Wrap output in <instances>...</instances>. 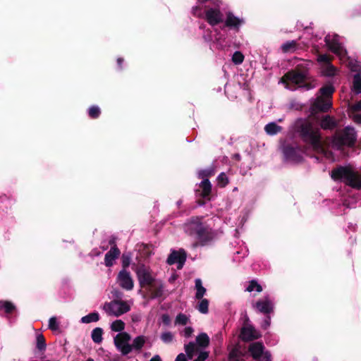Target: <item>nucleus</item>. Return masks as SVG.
Wrapping results in <instances>:
<instances>
[{"label":"nucleus","instance_id":"f257e3e1","mask_svg":"<svg viewBox=\"0 0 361 361\" xmlns=\"http://www.w3.org/2000/svg\"><path fill=\"white\" fill-rule=\"evenodd\" d=\"M300 133L304 140L310 143L315 150L323 154L326 158L333 161L335 160L332 157L331 152L326 151L324 145L321 142L319 129L318 128L313 126L312 123L305 121L301 126Z\"/></svg>","mask_w":361,"mask_h":361},{"label":"nucleus","instance_id":"f03ea898","mask_svg":"<svg viewBox=\"0 0 361 361\" xmlns=\"http://www.w3.org/2000/svg\"><path fill=\"white\" fill-rule=\"evenodd\" d=\"M331 176L335 181L361 190V175L350 166H342L332 170Z\"/></svg>","mask_w":361,"mask_h":361},{"label":"nucleus","instance_id":"7ed1b4c3","mask_svg":"<svg viewBox=\"0 0 361 361\" xmlns=\"http://www.w3.org/2000/svg\"><path fill=\"white\" fill-rule=\"evenodd\" d=\"M326 44L328 48L336 54L340 60L346 63L352 71H358L360 69V63L355 59L347 56V52L339 42V37L337 35H328L325 37Z\"/></svg>","mask_w":361,"mask_h":361},{"label":"nucleus","instance_id":"20e7f679","mask_svg":"<svg viewBox=\"0 0 361 361\" xmlns=\"http://www.w3.org/2000/svg\"><path fill=\"white\" fill-rule=\"evenodd\" d=\"M136 274L141 286L147 288L152 298L161 295L163 290L161 283L154 280L147 267L144 265L139 267L136 269Z\"/></svg>","mask_w":361,"mask_h":361},{"label":"nucleus","instance_id":"39448f33","mask_svg":"<svg viewBox=\"0 0 361 361\" xmlns=\"http://www.w3.org/2000/svg\"><path fill=\"white\" fill-rule=\"evenodd\" d=\"M356 140V133L353 128L346 127L342 132H337L333 137L331 142L328 144L329 148L339 150L343 146L350 147Z\"/></svg>","mask_w":361,"mask_h":361},{"label":"nucleus","instance_id":"423d86ee","mask_svg":"<svg viewBox=\"0 0 361 361\" xmlns=\"http://www.w3.org/2000/svg\"><path fill=\"white\" fill-rule=\"evenodd\" d=\"M321 95L318 96L312 104V109L314 111H327L331 107V95L334 92L332 85H327L320 89Z\"/></svg>","mask_w":361,"mask_h":361},{"label":"nucleus","instance_id":"0eeeda50","mask_svg":"<svg viewBox=\"0 0 361 361\" xmlns=\"http://www.w3.org/2000/svg\"><path fill=\"white\" fill-rule=\"evenodd\" d=\"M133 302L114 299L103 305V310L109 316L120 317L130 310Z\"/></svg>","mask_w":361,"mask_h":361},{"label":"nucleus","instance_id":"6e6552de","mask_svg":"<svg viewBox=\"0 0 361 361\" xmlns=\"http://www.w3.org/2000/svg\"><path fill=\"white\" fill-rule=\"evenodd\" d=\"M192 12L194 16L198 18H205L211 25H215L222 21V14L219 9L209 8L205 11V14L202 11L200 5L193 6Z\"/></svg>","mask_w":361,"mask_h":361},{"label":"nucleus","instance_id":"1a4fd4ad","mask_svg":"<svg viewBox=\"0 0 361 361\" xmlns=\"http://www.w3.org/2000/svg\"><path fill=\"white\" fill-rule=\"evenodd\" d=\"M130 340L131 337L127 332L118 333L114 338V345L121 355H127L132 352Z\"/></svg>","mask_w":361,"mask_h":361},{"label":"nucleus","instance_id":"9d476101","mask_svg":"<svg viewBox=\"0 0 361 361\" xmlns=\"http://www.w3.org/2000/svg\"><path fill=\"white\" fill-rule=\"evenodd\" d=\"M305 73L297 72L295 71L287 73L281 79V82L285 85L288 90H293L295 88L292 85H299L306 80Z\"/></svg>","mask_w":361,"mask_h":361},{"label":"nucleus","instance_id":"9b49d317","mask_svg":"<svg viewBox=\"0 0 361 361\" xmlns=\"http://www.w3.org/2000/svg\"><path fill=\"white\" fill-rule=\"evenodd\" d=\"M249 352L256 361H271V355L264 350L262 343L255 342L250 345Z\"/></svg>","mask_w":361,"mask_h":361},{"label":"nucleus","instance_id":"f8f14e48","mask_svg":"<svg viewBox=\"0 0 361 361\" xmlns=\"http://www.w3.org/2000/svg\"><path fill=\"white\" fill-rule=\"evenodd\" d=\"M317 61L321 64L322 75L331 77L337 74L338 70L331 64L330 59L326 54L319 55Z\"/></svg>","mask_w":361,"mask_h":361},{"label":"nucleus","instance_id":"ddd939ff","mask_svg":"<svg viewBox=\"0 0 361 361\" xmlns=\"http://www.w3.org/2000/svg\"><path fill=\"white\" fill-rule=\"evenodd\" d=\"M252 307L263 314H269L273 312L274 309L273 303L268 296H265L253 303Z\"/></svg>","mask_w":361,"mask_h":361},{"label":"nucleus","instance_id":"4468645a","mask_svg":"<svg viewBox=\"0 0 361 361\" xmlns=\"http://www.w3.org/2000/svg\"><path fill=\"white\" fill-rule=\"evenodd\" d=\"M186 255L181 250H176L171 252L167 259V263L170 265L177 264V269H181L185 262Z\"/></svg>","mask_w":361,"mask_h":361},{"label":"nucleus","instance_id":"2eb2a0df","mask_svg":"<svg viewBox=\"0 0 361 361\" xmlns=\"http://www.w3.org/2000/svg\"><path fill=\"white\" fill-rule=\"evenodd\" d=\"M118 282L123 288L130 290L133 288V281L129 272L126 269L121 270L118 276Z\"/></svg>","mask_w":361,"mask_h":361},{"label":"nucleus","instance_id":"dca6fc26","mask_svg":"<svg viewBox=\"0 0 361 361\" xmlns=\"http://www.w3.org/2000/svg\"><path fill=\"white\" fill-rule=\"evenodd\" d=\"M260 334L252 326L247 325L242 328L240 337L243 341H252L260 337Z\"/></svg>","mask_w":361,"mask_h":361},{"label":"nucleus","instance_id":"f3484780","mask_svg":"<svg viewBox=\"0 0 361 361\" xmlns=\"http://www.w3.org/2000/svg\"><path fill=\"white\" fill-rule=\"evenodd\" d=\"M190 229L192 230L190 233L191 235H195L196 237L201 241L205 240L204 235L205 231L203 228L202 224H197L196 222H191L188 226Z\"/></svg>","mask_w":361,"mask_h":361},{"label":"nucleus","instance_id":"a211bd4d","mask_svg":"<svg viewBox=\"0 0 361 361\" xmlns=\"http://www.w3.org/2000/svg\"><path fill=\"white\" fill-rule=\"evenodd\" d=\"M283 153L287 160L293 162H299L301 160V157L298 155L299 150L298 149L287 147L284 149Z\"/></svg>","mask_w":361,"mask_h":361},{"label":"nucleus","instance_id":"6ab92c4d","mask_svg":"<svg viewBox=\"0 0 361 361\" xmlns=\"http://www.w3.org/2000/svg\"><path fill=\"white\" fill-rule=\"evenodd\" d=\"M147 341L145 336L140 335L135 337L131 344L132 351L135 350L140 352Z\"/></svg>","mask_w":361,"mask_h":361},{"label":"nucleus","instance_id":"aec40b11","mask_svg":"<svg viewBox=\"0 0 361 361\" xmlns=\"http://www.w3.org/2000/svg\"><path fill=\"white\" fill-rule=\"evenodd\" d=\"M120 255V250H110L105 255V264L111 267Z\"/></svg>","mask_w":361,"mask_h":361},{"label":"nucleus","instance_id":"412c9836","mask_svg":"<svg viewBox=\"0 0 361 361\" xmlns=\"http://www.w3.org/2000/svg\"><path fill=\"white\" fill-rule=\"evenodd\" d=\"M195 288L196 290L195 298V299H202L204 295L206 294L207 290L202 286V282L200 279H196L195 280Z\"/></svg>","mask_w":361,"mask_h":361},{"label":"nucleus","instance_id":"4be33fe9","mask_svg":"<svg viewBox=\"0 0 361 361\" xmlns=\"http://www.w3.org/2000/svg\"><path fill=\"white\" fill-rule=\"evenodd\" d=\"M245 290L249 293L256 292L259 293L263 290V288L257 280L253 279L247 282Z\"/></svg>","mask_w":361,"mask_h":361},{"label":"nucleus","instance_id":"5701e85b","mask_svg":"<svg viewBox=\"0 0 361 361\" xmlns=\"http://www.w3.org/2000/svg\"><path fill=\"white\" fill-rule=\"evenodd\" d=\"M320 125L324 130H331L336 126V122L333 118L326 116L322 119Z\"/></svg>","mask_w":361,"mask_h":361},{"label":"nucleus","instance_id":"b1692460","mask_svg":"<svg viewBox=\"0 0 361 361\" xmlns=\"http://www.w3.org/2000/svg\"><path fill=\"white\" fill-rule=\"evenodd\" d=\"M243 23V19H240L230 13L228 14L226 20V25L228 27H238Z\"/></svg>","mask_w":361,"mask_h":361},{"label":"nucleus","instance_id":"393cba45","mask_svg":"<svg viewBox=\"0 0 361 361\" xmlns=\"http://www.w3.org/2000/svg\"><path fill=\"white\" fill-rule=\"evenodd\" d=\"M199 186L202 189L201 195L203 197H208L212 190V185L208 178L202 180Z\"/></svg>","mask_w":361,"mask_h":361},{"label":"nucleus","instance_id":"a878e982","mask_svg":"<svg viewBox=\"0 0 361 361\" xmlns=\"http://www.w3.org/2000/svg\"><path fill=\"white\" fill-rule=\"evenodd\" d=\"M195 308L202 314H206L209 312V300L206 298L197 299Z\"/></svg>","mask_w":361,"mask_h":361},{"label":"nucleus","instance_id":"bb28decb","mask_svg":"<svg viewBox=\"0 0 361 361\" xmlns=\"http://www.w3.org/2000/svg\"><path fill=\"white\" fill-rule=\"evenodd\" d=\"M196 344L201 348H206L209 344V337L206 333H201L196 337Z\"/></svg>","mask_w":361,"mask_h":361},{"label":"nucleus","instance_id":"cd10ccee","mask_svg":"<svg viewBox=\"0 0 361 361\" xmlns=\"http://www.w3.org/2000/svg\"><path fill=\"white\" fill-rule=\"evenodd\" d=\"M264 130L268 135H274L281 130V127L274 122H271L265 126Z\"/></svg>","mask_w":361,"mask_h":361},{"label":"nucleus","instance_id":"c85d7f7f","mask_svg":"<svg viewBox=\"0 0 361 361\" xmlns=\"http://www.w3.org/2000/svg\"><path fill=\"white\" fill-rule=\"evenodd\" d=\"M99 314L98 312H91L86 316L81 318L80 322L83 324H89L92 322H97L99 320Z\"/></svg>","mask_w":361,"mask_h":361},{"label":"nucleus","instance_id":"c756f323","mask_svg":"<svg viewBox=\"0 0 361 361\" xmlns=\"http://www.w3.org/2000/svg\"><path fill=\"white\" fill-rule=\"evenodd\" d=\"M125 326L126 324L121 319H116L111 324L110 329L112 331L121 333L124 332Z\"/></svg>","mask_w":361,"mask_h":361},{"label":"nucleus","instance_id":"7c9ffc66","mask_svg":"<svg viewBox=\"0 0 361 361\" xmlns=\"http://www.w3.org/2000/svg\"><path fill=\"white\" fill-rule=\"evenodd\" d=\"M103 330L102 328L97 327L91 333V338L96 343H100L102 341Z\"/></svg>","mask_w":361,"mask_h":361},{"label":"nucleus","instance_id":"2f4dec72","mask_svg":"<svg viewBox=\"0 0 361 361\" xmlns=\"http://www.w3.org/2000/svg\"><path fill=\"white\" fill-rule=\"evenodd\" d=\"M352 90L355 94L361 93V76L358 73L354 75Z\"/></svg>","mask_w":361,"mask_h":361},{"label":"nucleus","instance_id":"473e14b6","mask_svg":"<svg viewBox=\"0 0 361 361\" xmlns=\"http://www.w3.org/2000/svg\"><path fill=\"white\" fill-rule=\"evenodd\" d=\"M196 345L197 344L194 342H190L185 345V351L189 360L193 358L194 353L196 351Z\"/></svg>","mask_w":361,"mask_h":361},{"label":"nucleus","instance_id":"72a5a7b5","mask_svg":"<svg viewBox=\"0 0 361 361\" xmlns=\"http://www.w3.org/2000/svg\"><path fill=\"white\" fill-rule=\"evenodd\" d=\"M190 322V317L189 316L183 314V313H179L176 319H175V324L176 325H186Z\"/></svg>","mask_w":361,"mask_h":361},{"label":"nucleus","instance_id":"f704fd0d","mask_svg":"<svg viewBox=\"0 0 361 361\" xmlns=\"http://www.w3.org/2000/svg\"><path fill=\"white\" fill-rule=\"evenodd\" d=\"M0 309L3 310L6 313L10 314L15 310V306L11 302L0 301Z\"/></svg>","mask_w":361,"mask_h":361},{"label":"nucleus","instance_id":"c9c22d12","mask_svg":"<svg viewBox=\"0 0 361 361\" xmlns=\"http://www.w3.org/2000/svg\"><path fill=\"white\" fill-rule=\"evenodd\" d=\"M36 345L39 350H44L46 349L45 338L42 334H37L36 336Z\"/></svg>","mask_w":361,"mask_h":361},{"label":"nucleus","instance_id":"e433bc0d","mask_svg":"<svg viewBox=\"0 0 361 361\" xmlns=\"http://www.w3.org/2000/svg\"><path fill=\"white\" fill-rule=\"evenodd\" d=\"M244 61V55L238 51H236L233 53L232 56V61L235 65L241 64Z\"/></svg>","mask_w":361,"mask_h":361},{"label":"nucleus","instance_id":"4c0bfd02","mask_svg":"<svg viewBox=\"0 0 361 361\" xmlns=\"http://www.w3.org/2000/svg\"><path fill=\"white\" fill-rule=\"evenodd\" d=\"M296 43L295 41L286 42L281 45V49L284 52L293 51L295 49Z\"/></svg>","mask_w":361,"mask_h":361},{"label":"nucleus","instance_id":"58836bf2","mask_svg":"<svg viewBox=\"0 0 361 361\" xmlns=\"http://www.w3.org/2000/svg\"><path fill=\"white\" fill-rule=\"evenodd\" d=\"M88 114L92 118H97L100 114V109L97 106H92L88 109Z\"/></svg>","mask_w":361,"mask_h":361},{"label":"nucleus","instance_id":"ea45409f","mask_svg":"<svg viewBox=\"0 0 361 361\" xmlns=\"http://www.w3.org/2000/svg\"><path fill=\"white\" fill-rule=\"evenodd\" d=\"M161 339L164 343H171L173 339V335L170 331H165L161 334Z\"/></svg>","mask_w":361,"mask_h":361},{"label":"nucleus","instance_id":"a19ab883","mask_svg":"<svg viewBox=\"0 0 361 361\" xmlns=\"http://www.w3.org/2000/svg\"><path fill=\"white\" fill-rule=\"evenodd\" d=\"M217 180L219 184L221 187L226 186L228 183V178L224 173H221V174L219 175V176L217 177Z\"/></svg>","mask_w":361,"mask_h":361},{"label":"nucleus","instance_id":"79ce46f5","mask_svg":"<svg viewBox=\"0 0 361 361\" xmlns=\"http://www.w3.org/2000/svg\"><path fill=\"white\" fill-rule=\"evenodd\" d=\"M49 329L52 331H56L59 329V323L55 317H52L49 320Z\"/></svg>","mask_w":361,"mask_h":361},{"label":"nucleus","instance_id":"37998d69","mask_svg":"<svg viewBox=\"0 0 361 361\" xmlns=\"http://www.w3.org/2000/svg\"><path fill=\"white\" fill-rule=\"evenodd\" d=\"M214 173L213 170L212 169H205L202 170L198 172L199 178H202V180L207 178L208 176H212Z\"/></svg>","mask_w":361,"mask_h":361},{"label":"nucleus","instance_id":"c03bdc74","mask_svg":"<svg viewBox=\"0 0 361 361\" xmlns=\"http://www.w3.org/2000/svg\"><path fill=\"white\" fill-rule=\"evenodd\" d=\"M130 263V256L128 254H123L122 256V264L123 269L128 267Z\"/></svg>","mask_w":361,"mask_h":361},{"label":"nucleus","instance_id":"a18cd8bd","mask_svg":"<svg viewBox=\"0 0 361 361\" xmlns=\"http://www.w3.org/2000/svg\"><path fill=\"white\" fill-rule=\"evenodd\" d=\"M350 116L355 123L361 124V114L350 111Z\"/></svg>","mask_w":361,"mask_h":361},{"label":"nucleus","instance_id":"49530a36","mask_svg":"<svg viewBox=\"0 0 361 361\" xmlns=\"http://www.w3.org/2000/svg\"><path fill=\"white\" fill-rule=\"evenodd\" d=\"M194 330L191 326L185 327L182 331V334L185 338H189L192 336Z\"/></svg>","mask_w":361,"mask_h":361},{"label":"nucleus","instance_id":"de8ad7c7","mask_svg":"<svg viewBox=\"0 0 361 361\" xmlns=\"http://www.w3.org/2000/svg\"><path fill=\"white\" fill-rule=\"evenodd\" d=\"M171 317L167 314H164L161 316V322L166 326H169L171 324Z\"/></svg>","mask_w":361,"mask_h":361},{"label":"nucleus","instance_id":"09e8293b","mask_svg":"<svg viewBox=\"0 0 361 361\" xmlns=\"http://www.w3.org/2000/svg\"><path fill=\"white\" fill-rule=\"evenodd\" d=\"M209 356V354L207 352H201L197 358L195 359L193 361H204Z\"/></svg>","mask_w":361,"mask_h":361},{"label":"nucleus","instance_id":"8fccbe9b","mask_svg":"<svg viewBox=\"0 0 361 361\" xmlns=\"http://www.w3.org/2000/svg\"><path fill=\"white\" fill-rule=\"evenodd\" d=\"M350 111L357 112L361 111V100L356 104L352 105L350 109Z\"/></svg>","mask_w":361,"mask_h":361},{"label":"nucleus","instance_id":"3c124183","mask_svg":"<svg viewBox=\"0 0 361 361\" xmlns=\"http://www.w3.org/2000/svg\"><path fill=\"white\" fill-rule=\"evenodd\" d=\"M270 322H271V319L269 317H267L265 318V319L264 320L263 322V324L262 325V326L264 328V329H267L269 326L270 325Z\"/></svg>","mask_w":361,"mask_h":361},{"label":"nucleus","instance_id":"603ef678","mask_svg":"<svg viewBox=\"0 0 361 361\" xmlns=\"http://www.w3.org/2000/svg\"><path fill=\"white\" fill-rule=\"evenodd\" d=\"M176 361H187L185 355L183 353H180L176 358Z\"/></svg>","mask_w":361,"mask_h":361},{"label":"nucleus","instance_id":"864d4df0","mask_svg":"<svg viewBox=\"0 0 361 361\" xmlns=\"http://www.w3.org/2000/svg\"><path fill=\"white\" fill-rule=\"evenodd\" d=\"M178 274H176V273L173 274L170 278L169 279V281L170 283H173L177 279H178Z\"/></svg>","mask_w":361,"mask_h":361},{"label":"nucleus","instance_id":"5fc2aeb1","mask_svg":"<svg viewBox=\"0 0 361 361\" xmlns=\"http://www.w3.org/2000/svg\"><path fill=\"white\" fill-rule=\"evenodd\" d=\"M247 251H248V250H241L240 251H237L235 252V255H242L243 257H244L245 256H246L247 255Z\"/></svg>","mask_w":361,"mask_h":361},{"label":"nucleus","instance_id":"6e6d98bb","mask_svg":"<svg viewBox=\"0 0 361 361\" xmlns=\"http://www.w3.org/2000/svg\"><path fill=\"white\" fill-rule=\"evenodd\" d=\"M149 361H161V360L159 355H155Z\"/></svg>","mask_w":361,"mask_h":361},{"label":"nucleus","instance_id":"4d7b16f0","mask_svg":"<svg viewBox=\"0 0 361 361\" xmlns=\"http://www.w3.org/2000/svg\"><path fill=\"white\" fill-rule=\"evenodd\" d=\"M114 295L116 298H121L122 296V293L119 291H115V293H114Z\"/></svg>","mask_w":361,"mask_h":361},{"label":"nucleus","instance_id":"13d9d810","mask_svg":"<svg viewBox=\"0 0 361 361\" xmlns=\"http://www.w3.org/2000/svg\"><path fill=\"white\" fill-rule=\"evenodd\" d=\"M117 62H118V66L121 67V64H122V62H123V59H121V58H118V59H117Z\"/></svg>","mask_w":361,"mask_h":361},{"label":"nucleus","instance_id":"bf43d9fd","mask_svg":"<svg viewBox=\"0 0 361 361\" xmlns=\"http://www.w3.org/2000/svg\"><path fill=\"white\" fill-rule=\"evenodd\" d=\"M314 87V86L307 85V86H306V88H307V90H310V89L313 88Z\"/></svg>","mask_w":361,"mask_h":361},{"label":"nucleus","instance_id":"052dcab7","mask_svg":"<svg viewBox=\"0 0 361 361\" xmlns=\"http://www.w3.org/2000/svg\"><path fill=\"white\" fill-rule=\"evenodd\" d=\"M240 259H237V257H234V261H239Z\"/></svg>","mask_w":361,"mask_h":361},{"label":"nucleus","instance_id":"680f3d73","mask_svg":"<svg viewBox=\"0 0 361 361\" xmlns=\"http://www.w3.org/2000/svg\"><path fill=\"white\" fill-rule=\"evenodd\" d=\"M86 361H94V360L92 358H88Z\"/></svg>","mask_w":361,"mask_h":361}]
</instances>
